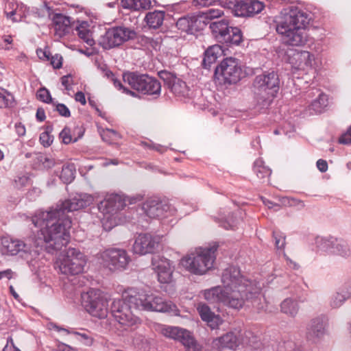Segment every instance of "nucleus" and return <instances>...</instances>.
<instances>
[{
	"mask_svg": "<svg viewBox=\"0 0 351 351\" xmlns=\"http://www.w3.org/2000/svg\"><path fill=\"white\" fill-rule=\"evenodd\" d=\"M93 202V197L88 194H80L66 199L49 211H38L32 218L37 230L36 247L46 244L49 253H53L66 245L70 239L69 230L71 220L66 213L72 212L88 206Z\"/></svg>",
	"mask_w": 351,
	"mask_h": 351,
	"instance_id": "f257e3e1",
	"label": "nucleus"
},
{
	"mask_svg": "<svg viewBox=\"0 0 351 351\" xmlns=\"http://www.w3.org/2000/svg\"><path fill=\"white\" fill-rule=\"evenodd\" d=\"M223 289L217 286L204 291V298L210 302H221L230 308L239 309L245 302L256 298L262 287L260 282L249 281L243 277L238 267L230 266L222 273Z\"/></svg>",
	"mask_w": 351,
	"mask_h": 351,
	"instance_id": "f03ea898",
	"label": "nucleus"
},
{
	"mask_svg": "<svg viewBox=\"0 0 351 351\" xmlns=\"http://www.w3.org/2000/svg\"><path fill=\"white\" fill-rule=\"evenodd\" d=\"M276 29L285 43L291 46H302L307 41L306 27L308 16L297 7L283 9L276 17Z\"/></svg>",
	"mask_w": 351,
	"mask_h": 351,
	"instance_id": "7ed1b4c3",
	"label": "nucleus"
},
{
	"mask_svg": "<svg viewBox=\"0 0 351 351\" xmlns=\"http://www.w3.org/2000/svg\"><path fill=\"white\" fill-rule=\"evenodd\" d=\"M129 302L134 303V308L146 311L168 312L178 315V309L171 302H166L160 296L147 291H137L130 289Z\"/></svg>",
	"mask_w": 351,
	"mask_h": 351,
	"instance_id": "20e7f679",
	"label": "nucleus"
},
{
	"mask_svg": "<svg viewBox=\"0 0 351 351\" xmlns=\"http://www.w3.org/2000/svg\"><path fill=\"white\" fill-rule=\"evenodd\" d=\"M87 263L86 256L79 249L69 247L56 258L54 267L58 272L66 276L82 274Z\"/></svg>",
	"mask_w": 351,
	"mask_h": 351,
	"instance_id": "39448f33",
	"label": "nucleus"
},
{
	"mask_svg": "<svg viewBox=\"0 0 351 351\" xmlns=\"http://www.w3.org/2000/svg\"><path fill=\"white\" fill-rule=\"evenodd\" d=\"M217 249L215 244L208 247L199 248L195 253L182 258L180 263L191 273L203 275L213 267Z\"/></svg>",
	"mask_w": 351,
	"mask_h": 351,
	"instance_id": "423d86ee",
	"label": "nucleus"
},
{
	"mask_svg": "<svg viewBox=\"0 0 351 351\" xmlns=\"http://www.w3.org/2000/svg\"><path fill=\"white\" fill-rule=\"evenodd\" d=\"M280 80L274 71L257 75L254 82V93L257 103L262 108L270 105L279 89Z\"/></svg>",
	"mask_w": 351,
	"mask_h": 351,
	"instance_id": "0eeeda50",
	"label": "nucleus"
},
{
	"mask_svg": "<svg viewBox=\"0 0 351 351\" xmlns=\"http://www.w3.org/2000/svg\"><path fill=\"white\" fill-rule=\"evenodd\" d=\"M133 302H129L128 290L122 300H115L111 306L112 316L123 330H134L141 324V319L132 309Z\"/></svg>",
	"mask_w": 351,
	"mask_h": 351,
	"instance_id": "6e6552de",
	"label": "nucleus"
},
{
	"mask_svg": "<svg viewBox=\"0 0 351 351\" xmlns=\"http://www.w3.org/2000/svg\"><path fill=\"white\" fill-rule=\"evenodd\" d=\"M284 60L293 71L309 73L315 71L317 67L315 55L305 50L289 49L286 51Z\"/></svg>",
	"mask_w": 351,
	"mask_h": 351,
	"instance_id": "1a4fd4ad",
	"label": "nucleus"
},
{
	"mask_svg": "<svg viewBox=\"0 0 351 351\" xmlns=\"http://www.w3.org/2000/svg\"><path fill=\"white\" fill-rule=\"evenodd\" d=\"M124 83L143 94L158 97L160 94V83L154 77L145 74L128 72L123 74Z\"/></svg>",
	"mask_w": 351,
	"mask_h": 351,
	"instance_id": "9d476101",
	"label": "nucleus"
},
{
	"mask_svg": "<svg viewBox=\"0 0 351 351\" xmlns=\"http://www.w3.org/2000/svg\"><path fill=\"white\" fill-rule=\"evenodd\" d=\"M82 304L92 316L104 319L108 313L106 298L99 289H90L82 295Z\"/></svg>",
	"mask_w": 351,
	"mask_h": 351,
	"instance_id": "9b49d317",
	"label": "nucleus"
},
{
	"mask_svg": "<svg viewBox=\"0 0 351 351\" xmlns=\"http://www.w3.org/2000/svg\"><path fill=\"white\" fill-rule=\"evenodd\" d=\"M136 32L125 26H115L108 28L99 39V45L104 49L117 47L129 40L134 39Z\"/></svg>",
	"mask_w": 351,
	"mask_h": 351,
	"instance_id": "f8f14e48",
	"label": "nucleus"
},
{
	"mask_svg": "<svg viewBox=\"0 0 351 351\" xmlns=\"http://www.w3.org/2000/svg\"><path fill=\"white\" fill-rule=\"evenodd\" d=\"M241 69L238 60L234 58H225L215 71L217 82L220 84L229 85L239 81Z\"/></svg>",
	"mask_w": 351,
	"mask_h": 351,
	"instance_id": "ddd939ff",
	"label": "nucleus"
},
{
	"mask_svg": "<svg viewBox=\"0 0 351 351\" xmlns=\"http://www.w3.org/2000/svg\"><path fill=\"white\" fill-rule=\"evenodd\" d=\"M98 258L106 267L112 271L126 269L131 261L126 250L120 248L107 249L98 254Z\"/></svg>",
	"mask_w": 351,
	"mask_h": 351,
	"instance_id": "4468645a",
	"label": "nucleus"
},
{
	"mask_svg": "<svg viewBox=\"0 0 351 351\" xmlns=\"http://www.w3.org/2000/svg\"><path fill=\"white\" fill-rule=\"evenodd\" d=\"M252 337V334L250 331L229 332L214 339L213 345L217 349L230 350H234L240 345L252 346L254 342L251 340Z\"/></svg>",
	"mask_w": 351,
	"mask_h": 351,
	"instance_id": "2eb2a0df",
	"label": "nucleus"
},
{
	"mask_svg": "<svg viewBox=\"0 0 351 351\" xmlns=\"http://www.w3.org/2000/svg\"><path fill=\"white\" fill-rule=\"evenodd\" d=\"M210 28L220 42L239 45L241 41V30L238 27L228 26L225 20L211 23Z\"/></svg>",
	"mask_w": 351,
	"mask_h": 351,
	"instance_id": "dca6fc26",
	"label": "nucleus"
},
{
	"mask_svg": "<svg viewBox=\"0 0 351 351\" xmlns=\"http://www.w3.org/2000/svg\"><path fill=\"white\" fill-rule=\"evenodd\" d=\"M141 199V197L140 196L129 198L123 197L118 194H110L98 204V209L103 215L117 216L118 212L125 206L127 202L129 204H134Z\"/></svg>",
	"mask_w": 351,
	"mask_h": 351,
	"instance_id": "f3484780",
	"label": "nucleus"
},
{
	"mask_svg": "<svg viewBox=\"0 0 351 351\" xmlns=\"http://www.w3.org/2000/svg\"><path fill=\"white\" fill-rule=\"evenodd\" d=\"M152 265L160 283H169L172 281L175 270V265L172 261L163 256L155 255L152 257Z\"/></svg>",
	"mask_w": 351,
	"mask_h": 351,
	"instance_id": "a211bd4d",
	"label": "nucleus"
},
{
	"mask_svg": "<svg viewBox=\"0 0 351 351\" xmlns=\"http://www.w3.org/2000/svg\"><path fill=\"white\" fill-rule=\"evenodd\" d=\"M161 237L150 234H140L135 239L133 252L135 254L144 255L152 253L158 248Z\"/></svg>",
	"mask_w": 351,
	"mask_h": 351,
	"instance_id": "6ab92c4d",
	"label": "nucleus"
},
{
	"mask_svg": "<svg viewBox=\"0 0 351 351\" xmlns=\"http://www.w3.org/2000/svg\"><path fill=\"white\" fill-rule=\"evenodd\" d=\"M328 319L319 315L312 319L307 327L306 338L308 341L317 343L327 332Z\"/></svg>",
	"mask_w": 351,
	"mask_h": 351,
	"instance_id": "aec40b11",
	"label": "nucleus"
},
{
	"mask_svg": "<svg viewBox=\"0 0 351 351\" xmlns=\"http://www.w3.org/2000/svg\"><path fill=\"white\" fill-rule=\"evenodd\" d=\"M159 76L175 95L185 96L187 95L188 88L186 83L174 74L162 71L159 73Z\"/></svg>",
	"mask_w": 351,
	"mask_h": 351,
	"instance_id": "412c9836",
	"label": "nucleus"
},
{
	"mask_svg": "<svg viewBox=\"0 0 351 351\" xmlns=\"http://www.w3.org/2000/svg\"><path fill=\"white\" fill-rule=\"evenodd\" d=\"M32 250L30 244L25 243L20 240L3 238L0 244V251L2 254L14 256L21 252H29Z\"/></svg>",
	"mask_w": 351,
	"mask_h": 351,
	"instance_id": "4be33fe9",
	"label": "nucleus"
},
{
	"mask_svg": "<svg viewBox=\"0 0 351 351\" xmlns=\"http://www.w3.org/2000/svg\"><path fill=\"white\" fill-rule=\"evenodd\" d=\"M145 213L151 218L168 217L169 206L158 199H147L143 205Z\"/></svg>",
	"mask_w": 351,
	"mask_h": 351,
	"instance_id": "5701e85b",
	"label": "nucleus"
},
{
	"mask_svg": "<svg viewBox=\"0 0 351 351\" xmlns=\"http://www.w3.org/2000/svg\"><path fill=\"white\" fill-rule=\"evenodd\" d=\"M95 25L91 21H77L75 31L79 38L88 46L95 45L93 38Z\"/></svg>",
	"mask_w": 351,
	"mask_h": 351,
	"instance_id": "b1692460",
	"label": "nucleus"
},
{
	"mask_svg": "<svg viewBox=\"0 0 351 351\" xmlns=\"http://www.w3.org/2000/svg\"><path fill=\"white\" fill-rule=\"evenodd\" d=\"M197 310L202 321L205 322L211 329L217 328L222 324L221 317L212 312L206 304H198Z\"/></svg>",
	"mask_w": 351,
	"mask_h": 351,
	"instance_id": "393cba45",
	"label": "nucleus"
},
{
	"mask_svg": "<svg viewBox=\"0 0 351 351\" xmlns=\"http://www.w3.org/2000/svg\"><path fill=\"white\" fill-rule=\"evenodd\" d=\"M55 35L62 38L71 31V18L62 14H55L52 18Z\"/></svg>",
	"mask_w": 351,
	"mask_h": 351,
	"instance_id": "a878e982",
	"label": "nucleus"
},
{
	"mask_svg": "<svg viewBox=\"0 0 351 351\" xmlns=\"http://www.w3.org/2000/svg\"><path fill=\"white\" fill-rule=\"evenodd\" d=\"M223 50L219 45H214L209 47L204 53L203 65L205 68L209 67L217 59L223 55Z\"/></svg>",
	"mask_w": 351,
	"mask_h": 351,
	"instance_id": "bb28decb",
	"label": "nucleus"
},
{
	"mask_svg": "<svg viewBox=\"0 0 351 351\" xmlns=\"http://www.w3.org/2000/svg\"><path fill=\"white\" fill-rule=\"evenodd\" d=\"M317 95V98L313 100L311 104V108L315 113H322L328 106V97L326 94L320 93L315 89L308 93V96Z\"/></svg>",
	"mask_w": 351,
	"mask_h": 351,
	"instance_id": "cd10ccee",
	"label": "nucleus"
},
{
	"mask_svg": "<svg viewBox=\"0 0 351 351\" xmlns=\"http://www.w3.org/2000/svg\"><path fill=\"white\" fill-rule=\"evenodd\" d=\"M165 16L164 11L154 10L146 14L145 21L150 28L157 29L162 25Z\"/></svg>",
	"mask_w": 351,
	"mask_h": 351,
	"instance_id": "c85d7f7f",
	"label": "nucleus"
},
{
	"mask_svg": "<svg viewBox=\"0 0 351 351\" xmlns=\"http://www.w3.org/2000/svg\"><path fill=\"white\" fill-rule=\"evenodd\" d=\"M280 311L289 317H295L299 311L298 301L292 298L285 299L280 304Z\"/></svg>",
	"mask_w": 351,
	"mask_h": 351,
	"instance_id": "c756f323",
	"label": "nucleus"
},
{
	"mask_svg": "<svg viewBox=\"0 0 351 351\" xmlns=\"http://www.w3.org/2000/svg\"><path fill=\"white\" fill-rule=\"evenodd\" d=\"M349 298H351V290L346 291L340 290L337 291L330 297V306L332 308H339Z\"/></svg>",
	"mask_w": 351,
	"mask_h": 351,
	"instance_id": "7c9ffc66",
	"label": "nucleus"
},
{
	"mask_svg": "<svg viewBox=\"0 0 351 351\" xmlns=\"http://www.w3.org/2000/svg\"><path fill=\"white\" fill-rule=\"evenodd\" d=\"M336 238L333 237H317L315 238V245L319 250L332 254Z\"/></svg>",
	"mask_w": 351,
	"mask_h": 351,
	"instance_id": "2f4dec72",
	"label": "nucleus"
},
{
	"mask_svg": "<svg viewBox=\"0 0 351 351\" xmlns=\"http://www.w3.org/2000/svg\"><path fill=\"white\" fill-rule=\"evenodd\" d=\"M196 22L195 16H184L178 20L176 26L183 32L192 34Z\"/></svg>",
	"mask_w": 351,
	"mask_h": 351,
	"instance_id": "473e14b6",
	"label": "nucleus"
},
{
	"mask_svg": "<svg viewBox=\"0 0 351 351\" xmlns=\"http://www.w3.org/2000/svg\"><path fill=\"white\" fill-rule=\"evenodd\" d=\"M332 254L348 258L351 255V250L346 241L336 238Z\"/></svg>",
	"mask_w": 351,
	"mask_h": 351,
	"instance_id": "72a5a7b5",
	"label": "nucleus"
},
{
	"mask_svg": "<svg viewBox=\"0 0 351 351\" xmlns=\"http://www.w3.org/2000/svg\"><path fill=\"white\" fill-rule=\"evenodd\" d=\"M14 104V96L6 90L3 88L0 89V108H12Z\"/></svg>",
	"mask_w": 351,
	"mask_h": 351,
	"instance_id": "f704fd0d",
	"label": "nucleus"
},
{
	"mask_svg": "<svg viewBox=\"0 0 351 351\" xmlns=\"http://www.w3.org/2000/svg\"><path fill=\"white\" fill-rule=\"evenodd\" d=\"M254 171L260 179L269 176L271 173V169L264 165V162L261 159H257L254 162Z\"/></svg>",
	"mask_w": 351,
	"mask_h": 351,
	"instance_id": "c9c22d12",
	"label": "nucleus"
},
{
	"mask_svg": "<svg viewBox=\"0 0 351 351\" xmlns=\"http://www.w3.org/2000/svg\"><path fill=\"white\" fill-rule=\"evenodd\" d=\"M75 168L73 165H64L62 167L60 178L64 183L71 182L75 178Z\"/></svg>",
	"mask_w": 351,
	"mask_h": 351,
	"instance_id": "e433bc0d",
	"label": "nucleus"
},
{
	"mask_svg": "<svg viewBox=\"0 0 351 351\" xmlns=\"http://www.w3.org/2000/svg\"><path fill=\"white\" fill-rule=\"evenodd\" d=\"M265 5L263 2L259 1H249L247 7V16H254V14L261 12Z\"/></svg>",
	"mask_w": 351,
	"mask_h": 351,
	"instance_id": "4c0bfd02",
	"label": "nucleus"
},
{
	"mask_svg": "<svg viewBox=\"0 0 351 351\" xmlns=\"http://www.w3.org/2000/svg\"><path fill=\"white\" fill-rule=\"evenodd\" d=\"M30 176L28 173H19L14 178V186L19 189L27 186L30 183Z\"/></svg>",
	"mask_w": 351,
	"mask_h": 351,
	"instance_id": "58836bf2",
	"label": "nucleus"
},
{
	"mask_svg": "<svg viewBox=\"0 0 351 351\" xmlns=\"http://www.w3.org/2000/svg\"><path fill=\"white\" fill-rule=\"evenodd\" d=\"M119 222L117 220V216L104 215L102 219V226L106 231L111 230L114 226H117Z\"/></svg>",
	"mask_w": 351,
	"mask_h": 351,
	"instance_id": "ea45409f",
	"label": "nucleus"
},
{
	"mask_svg": "<svg viewBox=\"0 0 351 351\" xmlns=\"http://www.w3.org/2000/svg\"><path fill=\"white\" fill-rule=\"evenodd\" d=\"M247 7L248 1L239 0L232 11L237 16H247Z\"/></svg>",
	"mask_w": 351,
	"mask_h": 351,
	"instance_id": "a19ab883",
	"label": "nucleus"
},
{
	"mask_svg": "<svg viewBox=\"0 0 351 351\" xmlns=\"http://www.w3.org/2000/svg\"><path fill=\"white\" fill-rule=\"evenodd\" d=\"M73 334L78 341H80L86 346H90L93 343V337L88 332H74Z\"/></svg>",
	"mask_w": 351,
	"mask_h": 351,
	"instance_id": "79ce46f5",
	"label": "nucleus"
},
{
	"mask_svg": "<svg viewBox=\"0 0 351 351\" xmlns=\"http://www.w3.org/2000/svg\"><path fill=\"white\" fill-rule=\"evenodd\" d=\"M101 136L104 141L108 143H111L113 141H116L120 138L119 134L112 129H106L103 132Z\"/></svg>",
	"mask_w": 351,
	"mask_h": 351,
	"instance_id": "37998d69",
	"label": "nucleus"
},
{
	"mask_svg": "<svg viewBox=\"0 0 351 351\" xmlns=\"http://www.w3.org/2000/svg\"><path fill=\"white\" fill-rule=\"evenodd\" d=\"M239 219L233 215L230 216L228 219L221 220L220 225L226 230L234 229L238 223Z\"/></svg>",
	"mask_w": 351,
	"mask_h": 351,
	"instance_id": "c03bdc74",
	"label": "nucleus"
},
{
	"mask_svg": "<svg viewBox=\"0 0 351 351\" xmlns=\"http://www.w3.org/2000/svg\"><path fill=\"white\" fill-rule=\"evenodd\" d=\"M203 14L205 19L213 20L221 16L223 14V12L220 9L210 8L205 11Z\"/></svg>",
	"mask_w": 351,
	"mask_h": 351,
	"instance_id": "a18cd8bd",
	"label": "nucleus"
},
{
	"mask_svg": "<svg viewBox=\"0 0 351 351\" xmlns=\"http://www.w3.org/2000/svg\"><path fill=\"white\" fill-rule=\"evenodd\" d=\"M273 237L275 240V245L278 249H282L285 245V237L280 232L274 231Z\"/></svg>",
	"mask_w": 351,
	"mask_h": 351,
	"instance_id": "49530a36",
	"label": "nucleus"
},
{
	"mask_svg": "<svg viewBox=\"0 0 351 351\" xmlns=\"http://www.w3.org/2000/svg\"><path fill=\"white\" fill-rule=\"evenodd\" d=\"M60 138L62 139V141L65 144H69L72 141L75 142L77 138L73 139L70 129L65 128H64L60 134Z\"/></svg>",
	"mask_w": 351,
	"mask_h": 351,
	"instance_id": "de8ad7c7",
	"label": "nucleus"
},
{
	"mask_svg": "<svg viewBox=\"0 0 351 351\" xmlns=\"http://www.w3.org/2000/svg\"><path fill=\"white\" fill-rule=\"evenodd\" d=\"M37 97L45 103H49L51 101V97L49 90L45 88L39 89L37 92Z\"/></svg>",
	"mask_w": 351,
	"mask_h": 351,
	"instance_id": "09e8293b",
	"label": "nucleus"
},
{
	"mask_svg": "<svg viewBox=\"0 0 351 351\" xmlns=\"http://www.w3.org/2000/svg\"><path fill=\"white\" fill-rule=\"evenodd\" d=\"M40 141L44 147H49L53 142V136L48 132H43L40 135Z\"/></svg>",
	"mask_w": 351,
	"mask_h": 351,
	"instance_id": "8fccbe9b",
	"label": "nucleus"
},
{
	"mask_svg": "<svg viewBox=\"0 0 351 351\" xmlns=\"http://www.w3.org/2000/svg\"><path fill=\"white\" fill-rule=\"evenodd\" d=\"M114 86L119 90H121L123 93H125V94H127V95H130L132 97H136V94L129 90L128 88L125 87L122 83L121 82V81L118 80H114Z\"/></svg>",
	"mask_w": 351,
	"mask_h": 351,
	"instance_id": "3c124183",
	"label": "nucleus"
},
{
	"mask_svg": "<svg viewBox=\"0 0 351 351\" xmlns=\"http://www.w3.org/2000/svg\"><path fill=\"white\" fill-rule=\"evenodd\" d=\"M56 110L58 113L64 117H69L71 116V112L69 109L63 104H58L56 106Z\"/></svg>",
	"mask_w": 351,
	"mask_h": 351,
	"instance_id": "603ef678",
	"label": "nucleus"
},
{
	"mask_svg": "<svg viewBox=\"0 0 351 351\" xmlns=\"http://www.w3.org/2000/svg\"><path fill=\"white\" fill-rule=\"evenodd\" d=\"M136 10H148L152 6L151 0H136Z\"/></svg>",
	"mask_w": 351,
	"mask_h": 351,
	"instance_id": "864d4df0",
	"label": "nucleus"
},
{
	"mask_svg": "<svg viewBox=\"0 0 351 351\" xmlns=\"http://www.w3.org/2000/svg\"><path fill=\"white\" fill-rule=\"evenodd\" d=\"M339 142L341 144L348 145L351 144V126L350 127L348 132L343 134L339 139Z\"/></svg>",
	"mask_w": 351,
	"mask_h": 351,
	"instance_id": "5fc2aeb1",
	"label": "nucleus"
},
{
	"mask_svg": "<svg viewBox=\"0 0 351 351\" xmlns=\"http://www.w3.org/2000/svg\"><path fill=\"white\" fill-rule=\"evenodd\" d=\"M40 161L43 167L47 169L51 168L55 164L54 160L47 156H41Z\"/></svg>",
	"mask_w": 351,
	"mask_h": 351,
	"instance_id": "6e6d98bb",
	"label": "nucleus"
},
{
	"mask_svg": "<svg viewBox=\"0 0 351 351\" xmlns=\"http://www.w3.org/2000/svg\"><path fill=\"white\" fill-rule=\"evenodd\" d=\"M121 3L124 8L136 10V0H122Z\"/></svg>",
	"mask_w": 351,
	"mask_h": 351,
	"instance_id": "4d7b16f0",
	"label": "nucleus"
},
{
	"mask_svg": "<svg viewBox=\"0 0 351 351\" xmlns=\"http://www.w3.org/2000/svg\"><path fill=\"white\" fill-rule=\"evenodd\" d=\"M51 64L55 69H59L62 66V57L59 55H56L51 57Z\"/></svg>",
	"mask_w": 351,
	"mask_h": 351,
	"instance_id": "13d9d810",
	"label": "nucleus"
},
{
	"mask_svg": "<svg viewBox=\"0 0 351 351\" xmlns=\"http://www.w3.org/2000/svg\"><path fill=\"white\" fill-rule=\"evenodd\" d=\"M72 82V77L71 75H64L61 77V83L63 86H64L65 89L69 90L71 88V84Z\"/></svg>",
	"mask_w": 351,
	"mask_h": 351,
	"instance_id": "bf43d9fd",
	"label": "nucleus"
},
{
	"mask_svg": "<svg viewBox=\"0 0 351 351\" xmlns=\"http://www.w3.org/2000/svg\"><path fill=\"white\" fill-rule=\"evenodd\" d=\"M317 167L321 172H326L328 169L327 162L322 159H319L317 161Z\"/></svg>",
	"mask_w": 351,
	"mask_h": 351,
	"instance_id": "052dcab7",
	"label": "nucleus"
},
{
	"mask_svg": "<svg viewBox=\"0 0 351 351\" xmlns=\"http://www.w3.org/2000/svg\"><path fill=\"white\" fill-rule=\"evenodd\" d=\"M56 349V351H75V350L71 346L60 342L57 343Z\"/></svg>",
	"mask_w": 351,
	"mask_h": 351,
	"instance_id": "680f3d73",
	"label": "nucleus"
},
{
	"mask_svg": "<svg viewBox=\"0 0 351 351\" xmlns=\"http://www.w3.org/2000/svg\"><path fill=\"white\" fill-rule=\"evenodd\" d=\"M75 100L77 102H80L82 105H85L86 104L85 95L81 91L76 93L75 95Z\"/></svg>",
	"mask_w": 351,
	"mask_h": 351,
	"instance_id": "e2e57ef3",
	"label": "nucleus"
},
{
	"mask_svg": "<svg viewBox=\"0 0 351 351\" xmlns=\"http://www.w3.org/2000/svg\"><path fill=\"white\" fill-rule=\"evenodd\" d=\"M15 130L17 134L20 136L25 134V128L21 123H16L15 124Z\"/></svg>",
	"mask_w": 351,
	"mask_h": 351,
	"instance_id": "0e129e2a",
	"label": "nucleus"
},
{
	"mask_svg": "<svg viewBox=\"0 0 351 351\" xmlns=\"http://www.w3.org/2000/svg\"><path fill=\"white\" fill-rule=\"evenodd\" d=\"M263 202L269 208H274L275 210H278L280 208V206L278 204L273 203L271 201H269V199H263Z\"/></svg>",
	"mask_w": 351,
	"mask_h": 351,
	"instance_id": "69168bd1",
	"label": "nucleus"
},
{
	"mask_svg": "<svg viewBox=\"0 0 351 351\" xmlns=\"http://www.w3.org/2000/svg\"><path fill=\"white\" fill-rule=\"evenodd\" d=\"M239 0H225L224 4L230 9H233Z\"/></svg>",
	"mask_w": 351,
	"mask_h": 351,
	"instance_id": "338daca9",
	"label": "nucleus"
},
{
	"mask_svg": "<svg viewBox=\"0 0 351 351\" xmlns=\"http://www.w3.org/2000/svg\"><path fill=\"white\" fill-rule=\"evenodd\" d=\"M3 351H20V350L19 349L14 348V346L7 345L5 346Z\"/></svg>",
	"mask_w": 351,
	"mask_h": 351,
	"instance_id": "774afa93",
	"label": "nucleus"
}]
</instances>
